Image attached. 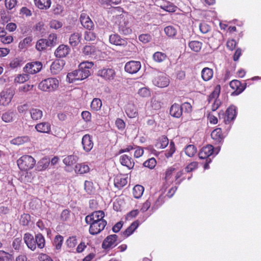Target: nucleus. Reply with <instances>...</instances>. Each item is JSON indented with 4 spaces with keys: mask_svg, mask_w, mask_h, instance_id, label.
I'll return each instance as SVG.
<instances>
[{
    "mask_svg": "<svg viewBox=\"0 0 261 261\" xmlns=\"http://www.w3.org/2000/svg\"><path fill=\"white\" fill-rule=\"evenodd\" d=\"M93 66L92 62H85L81 63L77 70L68 73L67 80L70 83L81 81L87 78L90 75V69Z\"/></svg>",
    "mask_w": 261,
    "mask_h": 261,
    "instance_id": "f257e3e1",
    "label": "nucleus"
},
{
    "mask_svg": "<svg viewBox=\"0 0 261 261\" xmlns=\"http://www.w3.org/2000/svg\"><path fill=\"white\" fill-rule=\"evenodd\" d=\"M183 170H177L174 166L168 167L164 173V179L166 185H170L174 182L179 185L186 178L183 177Z\"/></svg>",
    "mask_w": 261,
    "mask_h": 261,
    "instance_id": "f03ea898",
    "label": "nucleus"
},
{
    "mask_svg": "<svg viewBox=\"0 0 261 261\" xmlns=\"http://www.w3.org/2000/svg\"><path fill=\"white\" fill-rule=\"evenodd\" d=\"M17 164L20 170L27 171L34 167L36 161L31 155H23L17 160Z\"/></svg>",
    "mask_w": 261,
    "mask_h": 261,
    "instance_id": "7ed1b4c3",
    "label": "nucleus"
},
{
    "mask_svg": "<svg viewBox=\"0 0 261 261\" xmlns=\"http://www.w3.org/2000/svg\"><path fill=\"white\" fill-rule=\"evenodd\" d=\"M59 81L56 78H47L42 81L38 85V88L45 92H53L59 87Z\"/></svg>",
    "mask_w": 261,
    "mask_h": 261,
    "instance_id": "20e7f679",
    "label": "nucleus"
},
{
    "mask_svg": "<svg viewBox=\"0 0 261 261\" xmlns=\"http://www.w3.org/2000/svg\"><path fill=\"white\" fill-rule=\"evenodd\" d=\"M214 147L212 145H207L203 147L200 150L198 155L200 159H205V162L203 165L204 170L209 168V164L211 162V159L210 158L214 152Z\"/></svg>",
    "mask_w": 261,
    "mask_h": 261,
    "instance_id": "39448f33",
    "label": "nucleus"
},
{
    "mask_svg": "<svg viewBox=\"0 0 261 261\" xmlns=\"http://www.w3.org/2000/svg\"><path fill=\"white\" fill-rule=\"evenodd\" d=\"M184 109L187 111H191L192 107L189 102H185L181 105L174 103L170 107V114L173 117L180 118L182 115Z\"/></svg>",
    "mask_w": 261,
    "mask_h": 261,
    "instance_id": "423d86ee",
    "label": "nucleus"
},
{
    "mask_svg": "<svg viewBox=\"0 0 261 261\" xmlns=\"http://www.w3.org/2000/svg\"><path fill=\"white\" fill-rule=\"evenodd\" d=\"M105 216V214L103 211H94L86 216L85 222L87 224L99 223V222L106 221L103 219Z\"/></svg>",
    "mask_w": 261,
    "mask_h": 261,
    "instance_id": "0eeeda50",
    "label": "nucleus"
},
{
    "mask_svg": "<svg viewBox=\"0 0 261 261\" xmlns=\"http://www.w3.org/2000/svg\"><path fill=\"white\" fill-rule=\"evenodd\" d=\"M97 75L107 81H112L116 76V71L112 68H103L99 69Z\"/></svg>",
    "mask_w": 261,
    "mask_h": 261,
    "instance_id": "6e6552de",
    "label": "nucleus"
},
{
    "mask_svg": "<svg viewBox=\"0 0 261 261\" xmlns=\"http://www.w3.org/2000/svg\"><path fill=\"white\" fill-rule=\"evenodd\" d=\"M229 86L233 91L231 95L237 96L241 94L245 89L246 83H242L238 80H233L229 83Z\"/></svg>",
    "mask_w": 261,
    "mask_h": 261,
    "instance_id": "1a4fd4ad",
    "label": "nucleus"
},
{
    "mask_svg": "<svg viewBox=\"0 0 261 261\" xmlns=\"http://www.w3.org/2000/svg\"><path fill=\"white\" fill-rule=\"evenodd\" d=\"M42 68L41 62L36 61L27 63L23 68L24 71L28 74H35L39 72Z\"/></svg>",
    "mask_w": 261,
    "mask_h": 261,
    "instance_id": "9d476101",
    "label": "nucleus"
},
{
    "mask_svg": "<svg viewBox=\"0 0 261 261\" xmlns=\"http://www.w3.org/2000/svg\"><path fill=\"white\" fill-rule=\"evenodd\" d=\"M14 94V91L11 89L2 91L0 94V105L7 106L11 102Z\"/></svg>",
    "mask_w": 261,
    "mask_h": 261,
    "instance_id": "9b49d317",
    "label": "nucleus"
},
{
    "mask_svg": "<svg viewBox=\"0 0 261 261\" xmlns=\"http://www.w3.org/2000/svg\"><path fill=\"white\" fill-rule=\"evenodd\" d=\"M99 223H90L89 231L91 235H96L101 232L105 228L107 224V221H102L99 222Z\"/></svg>",
    "mask_w": 261,
    "mask_h": 261,
    "instance_id": "f8f14e48",
    "label": "nucleus"
},
{
    "mask_svg": "<svg viewBox=\"0 0 261 261\" xmlns=\"http://www.w3.org/2000/svg\"><path fill=\"white\" fill-rule=\"evenodd\" d=\"M141 67V63L139 61H131L125 64L124 69L126 72L134 74L140 69Z\"/></svg>",
    "mask_w": 261,
    "mask_h": 261,
    "instance_id": "ddd939ff",
    "label": "nucleus"
},
{
    "mask_svg": "<svg viewBox=\"0 0 261 261\" xmlns=\"http://www.w3.org/2000/svg\"><path fill=\"white\" fill-rule=\"evenodd\" d=\"M118 236L116 234H111L107 236L103 240L102 247L104 249L113 248L116 246V243Z\"/></svg>",
    "mask_w": 261,
    "mask_h": 261,
    "instance_id": "4468645a",
    "label": "nucleus"
},
{
    "mask_svg": "<svg viewBox=\"0 0 261 261\" xmlns=\"http://www.w3.org/2000/svg\"><path fill=\"white\" fill-rule=\"evenodd\" d=\"M120 33L124 35H128L132 33V29L128 21L125 17H120L118 24Z\"/></svg>",
    "mask_w": 261,
    "mask_h": 261,
    "instance_id": "2eb2a0df",
    "label": "nucleus"
},
{
    "mask_svg": "<svg viewBox=\"0 0 261 261\" xmlns=\"http://www.w3.org/2000/svg\"><path fill=\"white\" fill-rule=\"evenodd\" d=\"M236 108L234 106H230L226 111L224 122L226 124H229L236 117Z\"/></svg>",
    "mask_w": 261,
    "mask_h": 261,
    "instance_id": "dca6fc26",
    "label": "nucleus"
},
{
    "mask_svg": "<svg viewBox=\"0 0 261 261\" xmlns=\"http://www.w3.org/2000/svg\"><path fill=\"white\" fill-rule=\"evenodd\" d=\"M154 85L160 88H164L167 87L169 84V79L165 75H159L155 77L153 81Z\"/></svg>",
    "mask_w": 261,
    "mask_h": 261,
    "instance_id": "f3484780",
    "label": "nucleus"
},
{
    "mask_svg": "<svg viewBox=\"0 0 261 261\" xmlns=\"http://www.w3.org/2000/svg\"><path fill=\"white\" fill-rule=\"evenodd\" d=\"M119 161L122 166L126 167L129 169H132L135 165V162L131 156L127 154H123L120 156Z\"/></svg>",
    "mask_w": 261,
    "mask_h": 261,
    "instance_id": "a211bd4d",
    "label": "nucleus"
},
{
    "mask_svg": "<svg viewBox=\"0 0 261 261\" xmlns=\"http://www.w3.org/2000/svg\"><path fill=\"white\" fill-rule=\"evenodd\" d=\"M70 48L67 45L61 44L55 51V55L57 58H63L66 57L70 53Z\"/></svg>",
    "mask_w": 261,
    "mask_h": 261,
    "instance_id": "6ab92c4d",
    "label": "nucleus"
},
{
    "mask_svg": "<svg viewBox=\"0 0 261 261\" xmlns=\"http://www.w3.org/2000/svg\"><path fill=\"white\" fill-rule=\"evenodd\" d=\"M82 143L83 149L86 151H90L93 147V142L92 137L89 135H85L82 138Z\"/></svg>",
    "mask_w": 261,
    "mask_h": 261,
    "instance_id": "aec40b11",
    "label": "nucleus"
},
{
    "mask_svg": "<svg viewBox=\"0 0 261 261\" xmlns=\"http://www.w3.org/2000/svg\"><path fill=\"white\" fill-rule=\"evenodd\" d=\"M23 240L28 247L32 251L36 249L35 238L30 233H25L24 234Z\"/></svg>",
    "mask_w": 261,
    "mask_h": 261,
    "instance_id": "412c9836",
    "label": "nucleus"
},
{
    "mask_svg": "<svg viewBox=\"0 0 261 261\" xmlns=\"http://www.w3.org/2000/svg\"><path fill=\"white\" fill-rule=\"evenodd\" d=\"M110 42L115 45L126 46L127 44L125 39H122L118 34H112L109 37Z\"/></svg>",
    "mask_w": 261,
    "mask_h": 261,
    "instance_id": "4be33fe9",
    "label": "nucleus"
},
{
    "mask_svg": "<svg viewBox=\"0 0 261 261\" xmlns=\"http://www.w3.org/2000/svg\"><path fill=\"white\" fill-rule=\"evenodd\" d=\"M211 135L216 143H220L223 141L224 136L222 134V129L220 127L216 128L213 130Z\"/></svg>",
    "mask_w": 261,
    "mask_h": 261,
    "instance_id": "5701e85b",
    "label": "nucleus"
},
{
    "mask_svg": "<svg viewBox=\"0 0 261 261\" xmlns=\"http://www.w3.org/2000/svg\"><path fill=\"white\" fill-rule=\"evenodd\" d=\"M63 61L60 60H56L53 62L50 66V71L53 74L59 73L63 68Z\"/></svg>",
    "mask_w": 261,
    "mask_h": 261,
    "instance_id": "b1692460",
    "label": "nucleus"
},
{
    "mask_svg": "<svg viewBox=\"0 0 261 261\" xmlns=\"http://www.w3.org/2000/svg\"><path fill=\"white\" fill-rule=\"evenodd\" d=\"M35 129L40 133H49L51 130V125L48 122H41L35 126Z\"/></svg>",
    "mask_w": 261,
    "mask_h": 261,
    "instance_id": "393cba45",
    "label": "nucleus"
},
{
    "mask_svg": "<svg viewBox=\"0 0 261 261\" xmlns=\"http://www.w3.org/2000/svg\"><path fill=\"white\" fill-rule=\"evenodd\" d=\"M139 225V223L138 220H136L133 222L131 225L122 232L124 238H126L130 236L138 228Z\"/></svg>",
    "mask_w": 261,
    "mask_h": 261,
    "instance_id": "a878e982",
    "label": "nucleus"
},
{
    "mask_svg": "<svg viewBox=\"0 0 261 261\" xmlns=\"http://www.w3.org/2000/svg\"><path fill=\"white\" fill-rule=\"evenodd\" d=\"M114 182L116 188L118 189H121L126 185L127 178V177H124L121 175H118L114 178Z\"/></svg>",
    "mask_w": 261,
    "mask_h": 261,
    "instance_id": "bb28decb",
    "label": "nucleus"
},
{
    "mask_svg": "<svg viewBox=\"0 0 261 261\" xmlns=\"http://www.w3.org/2000/svg\"><path fill=\"white\" fill-rule=\"evenodd\" d=\"M74 170L77 174H83L89 172L90 168L88 165L85 163H80L75 165Z\"/></svg>",
    "mask_w": 261,
    "mask_h": 261,
    "instance_id": "cd10ccee",
    "label": "nucleus"
},
{
    "mask_svg": "<svg viewBox=\"0 0 261 261\" xmlns=\"http://www.w3.org/2000/svg\"><path fill=\"white\" fill-rule=\"evenodd\" d=\"M35 6L40 9L46 10L51 5L50 0H34Z\"/></svg>",
    "mask_w": 261,
    "mask_h": 261,
    "instance_id": "c85d7f7f",
    "label": "nucleus"
},
{
    "mask_svg": "<svg viewBox=\"0 0 261 261\" xmlns=\"http://www.w3.org/2000/svg\"><path fill=\"white\" fill-rule=\"evenodd\" d=\"M221 91V86L220 85H217L214 88L213 91L208 95L207 98V101L210 103L214 101L215 99H217L219 97Z\"/></svg>",
    "mask_w": 261,
    "mask_h": 261,
    "instance_id": "c756f323",
    "label": "nucleus"
},
{
    "mask_svg": "<svg viewBox=\"0 0 261 261\" xmlns=\"http://www.w3.org/2000/svg\"><path fill=\"white\" fill-rule=\"evenodd\" d=\"M213 76V70L212 69L205 67L201 71V77L203 81H208Z\"/></svg>",
    "mask_w": 261,
    "mask_h": 261,
    "instance_id": "7c9ffc66",
    "label": "nucleus"
},
{
    "mask_svg": "<svg viewBox=\"0 0 261 261\" xmlns=\"http://www.w3.org/2000/svg\"><path fill=\"white\" fill-rule=\"evenodd\" d=\"M125 112L129 118H135L138 116L137 110L134 104H128Z\"/></svg>",
    "mask_w": 261,
    "mask_h": 261,
    "instance_id": "2f4dec72",
    "label": "nucleus"
},
{
    "mask_svg": "<svg viewBox=\"0 0 261 261\" xmlns=\"http://www.w3.org/2000/svg\"><path fill=\"white\" fill-rule=\"evenodd\" d=\"M97 48L94 45H86L82 49L83 53L86 56H94L97 51Z\"/></svg>",
    "mask_w": 261,
    "mask_h": 261,
    "instance_id": "473e14b6",
    "label": "nucleus"
},
{
    "mask_svg": "<svg viewBox=\"0 0 261 261\" xmlns=\"http://www.w3.org/2000/svg\"><path fill=\"white\" fill-rule=\"evenodd\" d=\"M81 35L79 33H74L69 37V43L72 46H77L80 42Z\"/></svg>",
    "mask_w": 261,
    "mask_h": 261,
    "instance_id": "72a5a7b5",
    "label": "nucleus"
},
{
    "mask_svg": "<svg viewBox=\"0 0 261 261\" xmlns=\"http://www.w3.org/2000/svg\"><path fill=\"white\" fill-rule=\"evenodd\" d=\"M82 25L86 29L91 30L94 28V24L90 17H80Z\"/></svg>",
    "mask_w": 261,
    "mask_h": 261,
    "instance_id": "f704fd0d",
    "label": "nucleus"
},
{
    "mask_svg": "<svg viewBox=\"0 0 261 261\" xmlns=\"http://www.w3.org/2000/svg\"><path fill=\"white\" fill-rule=\"evenodd\" d=\"M30 114L33 120H38L42 117L43 112L39 109L32 108L30 110Z\"/></svg>",
    "mask_w": 261,
    "mask_h": 261,
    "instance_id": "c9c22d12",
    "label": "nucleus"
},
{
    "mask_svg": "<svg viewBox=\"0 0 261 261\" xmlns=\"http://www.w3.org/2000/svg\"><path fill=\"white\" fill-rule=\"evenodd\" d=\"M35 242H36V246L40 249H42L45 247V240L43 236V235L40 233H37L35 235Z\"/></svg>",
    "mask_w": 261,
    "mask_h": 261,
    "instance_id": "e433bc0d",
    "label": "nucleus"
},
{
    "mask_svg": "<svg viewBox=\"0 0 261 261\" xmlns=\"http://www.w3.org/2000/svg\"><path fill=\"white\" fill-rule=\"evenodd\" d=\"M31 222V217L28 214L24 213L20 216L19 223L23 226H29Z\"/></svg>",
    "mask_w": 261,
    "mask_h": 261,
    "instance_id": "4c0bfd02",
    "label": "nucleus"
},
{
    "mask_svg": "<svg viewBox=\"0 0 261 261\" xmlns=\"http://www.w3.org/2000/svg\"><path fill=\"white\" fill-rule=\"evenodd\" d=\"M84 190L89 195L93 194L95 191V188L92 181L86 180L84 183Z\"/></svg>",
    "mask_w": 261,
    "mask_h": 261,
    "instance_id": "58836bf2",
    "label": "nucleus"
},
{
    "mask_svg": "<svg viewBox=\"0 0 261 261\" xmlns=\"http://www.w3.org/2000/svg\"><path fill=\"white\" fill-rule=\"evenodd\" d=\"M144 188L142 186L136 185L133 189V194L135 198H140L143 193Z\"/></svg>",
    "mask_w": 261,
    "mask_h": 261,
    "instance_id": "ea45409f",
    "label": "nucleus"
},
{
    "mask_svg": "<svg viewBox=\"0 0 261 261\" xmlns=\"http://www.w3.org/2000/svg\"><path fill=\"white\" fill-rule=\"evenodd\" d=\"M90 107L92 111H98L101 109L102 101L99 98H94L91 102Z\"/></svg>",
    "mask_w": 261,
    "mask_h": 261,
    "instance_id": "a19ab883",
    "label": "nucleus"
},
{
    "mask_svg": "<svg viewBox=\"0 0 261 261\" xmlns=\"http://www.w3.org/2000/svg\"><path fill=\"white\" fill-rule=\"evenodd\" d=\"M202 42L198 41H191L189 43V46L192 50L199 52L202 47Z\"/></svg>",
    "mask_w": 261,
    "mask_h": 261,
    "instance_id": "79ce46f5",
    "label": "nucleus"
},
{
    "mask_svg": "<svg viewBox=\"0 0 261 261\" xmlns=\"http://www.w3.org/2000/svg\"><path fill=\"white\" fill-rule=\"evenodd\" d=\"M29 141V138L28 136L17 137L11 141V143L14 145H20L27 142Z\"/></svg>",
    "mask_w": 261,
    "mask_h": 261,
    "instance_id": "37998d69",
    "label": "nucleus"
},
{
    "mask_svg": "<svg viewBox=\"0 0 261 261\" xmlns=\"http://www.w3.org/2000/svg\"><path fill=\"white\" fill-rule=\"evenodd\" d=\"M32 38L31 37H27L21 41L18 45V47L20 49H23L31 45Z\"/></svg>",
    "mask_w": 261,
    "mask_h": 261,
    "instance_id": "c03bdc74",
    "label": "nucleus"
},
{
    "mask_svg": "<svg viewBox=\"0 0 261 261\" xmlns=\"http://www.w3.org/2000/svg\"><path fill=\"white\" fill-rule=\"evenodd\" d=\"M77 161V157L75 155H68L63 159V163L68 166H70L74 164Z\"/></svg>",
    "mask_w": 261,
    "mask_h": 261,
    "instance_id": "a18cd8bd",
    "label": "nucleus"
},
{
    "mask_svg": "<svg viewBox=\"0 0 261 261\" xmlns=\"http://www.w3.org/2000/svg\"><path fill=\"white\" fill-rule=\"evenodd\" d=\"M64 241V238L61 235L58 234L57 235L54 240V246H55L56 249L60 250L61 249L63 243Z\"/></svg>",
    "mask_w": 261,
    "mask_h": 261,
    "instance_id": "49530a36",
    "label": "nucleus"
},
{
    "mask_svg": "<svg viewBox=\"0 0 261 261\" xmlns=\"http://www.w3.org/2000/svg\"><path fill=\"white\" fill-rule=\"evenodd\" d=\"M49 160L46 158H43L38 163L37 168L39 171L45 170L48 167Z\"/></svg>",
    "mask_w": 261,
    "mask_h": 261,
    "instance_id": "de8ad7c7",
    "label": "nucleus"
},
{
    "mask_svg": "<svg viewBox=\"0 0 261 261\" xmlns=\"http://www.w3.org/2000/svg\"><path fill=\"white\" fill-rule=\"evenodd\" d=\"M13 255L4 250H0V261H13Z\"/></svg>",
    "mask_w": 261,
    "mask_h": 261,
    "instance_id": "09e8293b",
    "label": "nucleus"
},
{
    "mask_svg": "<svg viewBox=\"0 0 261 261\" xmlns=\"http://www.w3.org/2000/svg\"><path fill=\"white\" fill-rule=\"evenodd\" d=\"M166 57H167V56L165 54L162 53V52H160V51L155 52L153 55V60L155 62H159V63H161V62L164 61L166 59Z\"/></svg>",
    "mask_w": 261,
    "mask_h": 261,
    "instance_id": "8fccbe9b",
    "label": "nucleus"
},
{
    "mask_svg": "<svg viewBox=\"0 0 261 261\" xmlns=\"http://www.w3.org/2000/svg\"><path fill=\"white\" fill-rule=\"evenodd\" d=\"M70 218V211L68 209H65L62 211L60 216V220L61 222H66Z\"/></svg>",
    "mask_w": 261,
    "mask_h": 261,
    "instance_id": "3c124183",
    "label": "nucleus"
},
{
    "mask_svg": "<svg viewBox=\"0 0 261 261\" xmlns=\"http://www.w3.org/2000/svg\"><path fill=\"white\" fill-rule=\"evenodd\" d=\"M169 144L168 139L166 136H163L158 140L156 146L160 148H165Z\"/></svg>",
    "mask_w": 261,
    "mask_h": 261,
    "instance_id": "603ef678",
    "label": "nucleus"
},
{
    "mask_svg": "<svg viewBox=\"0 0 261 261\" xmlns=\"http://www.w3.org/2000/svg\"><path fill=\"white\" fill-rule=\"evenodd\" d=\"M197 149L193 145H188L185 149V153L189 157L193 156L196 153Z\"/></svg>",
    "mask_w": 261,
    "mask_h": 261,
    "instance_id": "864d4df0",
    "label": "nucleus"
},
{
    "mask_svg": "<svg viewBox=\"0 0 261 261\" xmlns=\"http://www.w3.org/2000/svg\"><path fill=\"white\" fill-rule=\"evenodd\" d=\"M46 42V39H39L36 43V48L38 50H43L48 46Z\"/></svg>",
    "mask_w": 261,
    "mask_h": 261,
    "instance_id": "5fc2aeb1",
    "label": "nucleus"
},
{
    "mask_svg": "<svg viewBox=\"0 0 261 261\" xmlns=\"http://www.w3.org/2000/svg\"><path fill=\"white\" fill-rule=\"evenodd\" d=\"M143 165L145 167L152 169L156 165V161L155 158H151L145 161Z\"/></svg>",
    "mask_w": 261,
    "mask_h": 261,
    "instance_id": "6e6d98bb",
    "label": "nucleus"
},
{
    "mask_svg": "<svg viewBox=\"0 0 261 261\" xmlns=\"http://www.w3.org/2000/svg\"><path fill=\"white\" fill-rule=\"evenodd\" d=\"M29 79L28 74H18L15 77L14 82L16 83L21 84L27 81Z\"/></svg>",
    "mask_w": 261,
    "mask_h": 261,
    "instance_id": "4d7b16f0",
    "label": "nucleus"
},
{
    "mask_svg": "<svg viewBox=\"0 0 261 261\" xmlns=\"http://www.w3.org/2000/svg\"><path fill=\"white\" fill-rule=\"evenodd\" d=\"M164 32L169 37L173 38L176 34V29L172 26H167L164 29Z\"/></svg>",
    "mask_w": 261,
    "mask_h": 261,
    "instance_id": "13d9d810",
    "label": "nucleus"
},
{
    "mask_svg": "<svg viewBox=\"0 0 261 261\" xmlns=\"http://www.w3.org/2000/svg\"><path fill=\"white\" fill-rule=\"evenodd\" d=\"M14 113L12 112H7L2 116V120L5 122H10L13 121Z\"/></svg>",
    "mask_w": 261,
    "mask_h": 261,
    "instance_id": "bf43d9fd",
    "label": "nucleus"
},
{
    "mask_svg": "<svg viewBox=\"0 0 261 261\" xmlns=\"http://www.w3.org/2000/svg\"><path fill=\"white\" fill-rule=\"evenodd\" d=\"M57 41V37L56 34H51L48 36V39L46 40V42L48 46H52L56 44Z\"/></svg>",
    "mask_w": 261,
    "mask_h": 261,
    "instance_id": "052dcab7",
    "label": "nucleus"
},
{
    "mask_svg": "<svg viewBox=\"0 0 261 261\" xmlns=\"http://www.w3.org/2000/svg\"><path fill=\"white\" fill-rule=\"evenodd\" d=\"M169 148H170V149L169 150H167L166 151V153H165V156L168 158L171 157L172 156L173 154L175 151V144L173 142L171 141L170 143Z\"/></svg>",
    "mask_w": 261,
    "mask_h": 261,
    "instance_id": "680f3d73",
    "label": "nucleus"
},
{
    "mask_svg": "<svg viewBox=\"0 0 261 261\" xmlns=\"http://www.w3.org/2000/svg\"><path fill=\"white\" fill-rule=\"evenodd\" d=\"M64 11L62 6L59 4H56L53 7V13L54 15H60Z\"/></svg>",
    "mask_w": 261,
    "mask_h": 261,
    "instance_id": "e2e57ef3",
    "label": "nucleus"
},
{
    "mask_svg": "<svg viewBox=\"0 0 261 261\" xmlns=\"http://www.w3.org/2000/svg\"><path fill=\"white\" fill-rule=\"evenodd\" d=\"M77 244V240L75 237H70L66 241V244L69 248H73Z\"/></svg>",
    "mask_w": 261,
    "mask_h": 261,
    "instance_id": "0e129e2a",
    "label": "nucleus"
},
{
    "mask_svg": "<svg viewBox=\"0 0 261 261\" xmlns=\"http://www.w3.org/2000/svg\"><path fill=\"white\" fill-rule=\"evenodd\" d=\"M198 163L197 162H193L189 164L185 168V171L187 172H190L197 169Z\"/></svg>",
    "mask_w": 261,
    "mask_h": 261,
    "instance_id": "69168bd1",
    "label": "nucleus"
},
{
    "mask_svg": "<svg viewBox=\"0 0 261 261\" xmlns=\"http://www.w3.org/2000/svg\"><path fill=\"white\" fill-rule=\"evenodd\" d=\"M84 38L86 41H94L96 39V36L95 34L92 32L87 31L85 33Z\"/></svg>",
    "mask_w": 261,
    "mask_h": 261,
    "instance_id": "338daca9",
    "label": "nucleus"
},
{
    "mask_svg": "<svg viewBox=\"0 0 261 261\" xmlns=\"http://www.w3.org/2000/svg\"><path fill=\"white\" fill-rule=\"evenodd\" d=\"M21 60L18 58H16L12 60L10 63V67L14 69L20 66Z\"/></svg>",
    "mask_w": 261,
    "mask_h": 261,
    "instance_id": "774afa93",
    "label": "nucleus"
}]
</instances>
